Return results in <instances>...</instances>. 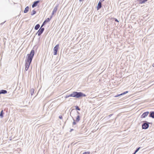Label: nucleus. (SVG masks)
<instances>
[{
    "label": "nucleus",
    "instance_id": "1",
    "mask_svg": "<svg viewBox=\"0 0 154 154\" xmlns=\"http://www.w3.org/2000/svg\"><path fill=\"white\" fill-rule=\"evenodd\" d=\"M35 54L34 50L32 49L30 54H28L26 57L25 61L31 63Z\"/></svg>",
    "mask_w": 154,
    "mask_h": 154
},
{
    "label": "nucleus",
    "instance_id": "2",
    "mask_svg": "<svg viewBox=\"0 0 154 154\" xmlns=\"http://www.w3.org/2000/svg\"><path fill=\"white\" fill-rule=\"evenodd\" d=\"M72 96L77 98H79L81 97H86V95L81 92H78L77 91L74 92L72 93Z\"/></svg>",
    "mask_w": 154,
    "mask_h": 154
},
{
    "label": "nucleus",
    "instance_id": "3",
    "mask_svg": "<svg viewBox=\"0 0 154 154\" xmlns=\"http://www.w3.org/2000/svg\"><path fill=\"white\" fill-rule=\"evenodd\" d=\"M143 123L142 125V128L143 129H146L149 127V124L150 123L149 122L146 121H143Z\"/></svg>",
    "mask_w": 154,
    "mask_h": 154
},
{
    "label": "nucleus",
    "instance_id": "4",
    "mask_svg": "<svg viewBox=\"0 0 154 154\" xmlns=\"http://www.w3.org/2000/svg\"><path fill=\"white\" fill-rule=\"evenodd\" d=\"M45 30V29L44 28H42V27H41L38 30V31L37 33H36V34H38V36L41 35L43 33L44 30Z\"/></svg>",
    "mask_w": 154,
    "mask_h": 154
},
{
    "label": "nucleus",
    "instance_id": "5",
    "mask_svg": "<svg viewBox=\"0 0 154 154\" xmlns=\"http://www.w3.org/2000/svg\"><path fill=\"white\" fill-rule=\"evenodd\" d=\"M59 45L58 44L56 45L54 48V55H56L59 49Z\"/></svg>",
    "mask_w": 154,
    "mask_h": 154
},
{
    "label": "nucleus",
    "instance_id": "6",
    "mask_svg": "<svg viewBox=\"0 0 154 154\" xmlns=\"http://www.w3.org/2000/svg\"><path fill=\"white\" fill-rule=\"evenodd\" d=\"M25 70L27 71L31 63L25 61Z\"/></svg>",
    "mask_w": 154,
    "mask_h": 154
},
{
    "label": "nucleus",
    "instance_id": "7",
    "mask_svg": "<svg viewBox=\"0 0 154 154\" xmlns=\"http://www.w3.org/2000/svg\"><path fill=\"white\" fill-rule=\"evenodd\" d=\"M149 113V112L148 111H147L144 112L140 116L141 118H143L146 117Z\"/></svg>",
    "mask_w": 154,
    "mask_h": 154
},
{
    "label": "nucleus",
    "instance_id": "8",
    "mask_svg": "<svg viewBox=\"0 0 154 154\" xmlns=\"http://www.w3.org/2000/svg\"><path fill=\"white\" fill-rule=\"evenodd\" d=\"M40 1L38 0L34 2L32 5V7L34 8L37 6L39 2Z\"/></svg>",
    "mask_w": 154,
    "mask_h": 154
},
{
    "label": "nucleus",
    "instance_id": "9",
    "mask_svg": "<svg viewBox=\"0 0 154 154\" xmlns=\"http://www.w3.org/2000/svg\"><path fill=\"white\" fill-rule=\"evenodd\" d=\"M50 21V19H49V18H47L44 21L41 26V27H42L44 25L46 24L47 22H48Z\"/></svg>",
    "mask_w": 154,
    "mask_h": 154
},
{
    "label": "nucleus",
    "instance_id": "10",
    "mask_svg": "<svg viewBox=\"0 0 154 154\" xmlns=\"http://www.w3.org/2000/svg\"><path fill=\"white\" fill-rule=\"evenodd\" d=\"M73 113H77L78 114H80V113L77 111H76L75 109H73L71 110V112L70 113V116H72L71 115V114H72Z\"/></svg>",
    "mask_w": 154,
    "mask_h": 154
},
{
    "label": "nucleus",
    "instance_id": "11",
    "mask_svg": "<svg viewBox=\"0 0 154 154\" xmlns=\"http://www.w3.org/2000/svg\"><path fill=\"white\" fill-rule=\"evenodd\" d=\"M149 116L154 119V111H151L149 113Z\"/></svg>",
    "mask_w": 154,
    "mask_h": 154
},
{
    "label": "nucleus",
    "instance_id": "12",
    "mask_svg": "<svg viewBox=\"0 0 154 154\" xmlns=\"http://www.w3.org/2000/svg\"><path fill=\"white\" fill-rule=\"evenodd\" d=\"M7 91L6 90H0V94H6Z\"/></svg>",
    "mask_w": 154,
    "mask_h": 154
},
{
    "label": "nucleus",
    "instance_id": "13",
    "mask_svg": "<svg viewBox=\"0 0 154 154\" xmlns=\"http://www.w3.org/2000/svg\"><path fill=\"white\" fill-rule=\"evenodd\" d=\"M137 1L139 3L143 4L147 1V0H137Z\"/></svg>",
    "mask_w": 154,
    "mask_h": 154
},
{
    "label": "nucleus",
    "instance_id": "14",
    "mask_svg": "<svg viewBox=\"0 0 154 154\" xmlns=\"http://www.w3.org/2000/svg\"><path fill=\"white\" fill-rule=\"evenodd\" d=\"M101 7V3L100 2V1L98 2L97 6V10H99L100 8Z\"/></svg>",
    "mask_w": 154,
    "mask_h": 154
},
{
    "label": "nucleus",
    "instance_id": "15",
    "mask_svg": "<svg viewBox=\"0 0 154 154\" xmlns=\"http://www.w3.org/2000/svg\"><path fill=\"white\" fill-rule=\"evenodd\" d=\"M58 7V5H57L54 8L53 11L54 12H55V13H56L57 12V10Z\"/></svg>",
    "mask_w": 154,
    "mask_h": 154
},
{
    "label": "nucleus",
    "instance_id": "16",
    "mask_svg": "<svg viewBox=\"0 0 154 154\" xmlns=\"http://www.w3.org/2000/svg\"><path fill=\"white\" fill-rule=\"evenodd\" d=\"M29 7L28 6L26 7L24 11V13H27L29 11Z\"/></svg>",
    "mask_w": 154,
    "mask_h": 154
},
{
    "label": "nucleus",
    "instance_id": "17",
    "mask_svg": "<svg viewBox=\"0 0 154 154\" xmlns=\"http://www.w3.org/2000/svg\"><path fill=\"white\" fill-rule=\"evenodd\" d=\"M80 120V116L79 115H78L77 116L76 118L75 121L76 122H79Z\"/></svg>",
    "mask_w": 154,
    "mask_h": 154
},
{
    "label": "nucleus",
    "instance_id": "18",
    "mask_svg": "<svg viewBox=\"0 0 154 154\" xmlns=\"http://www.w3.org/2000/svg\"><path fill=\"white\" fill-rule=\"evenodd\" d=\"M40 26V25L39 24H37L35 26L34 29L36 30H38Z\"/></svg>",
    "mask_w": 154,
    "mask_h": 154
},
{
    "label": "nucleus",
    "instance_id": "19",
    "mask_svg": "<svg viewBox=\"0 0 154 154\" xmlns=\"http://www.w3.org/2000/svg\"><path fill=\"white\" fill-rule=\"evenodd\" d=\"M4 114V112H3V110H2L1 112L0 113V116L1 118H3V114Z\"/></svg>",
    "mask_w": 154,
    "mask_h": 154
},
{
    "label": "nucleus",
    "instance_id": "20",
    "mask_svg": "<svg viewBox=\"0 0 154 154\" xmlns=\"http://www.w3.org/2000/svg\"><path fill=\"white\" fill-rule=\"evenodd\" d=\"M71 117L72 118L73 120V122L72 124L73 125H75L76 124V122L75 120L74 119V118L72 116H71Z\"/></svg>",
    "mask_w": 154,
    "mask_h": 154
},
{
    "label": "nucleus",
    "instance_id": "21",
    "mask_svg": "<svg viewBox=\"0 0 154 154\" xmlns=\"http://www.w3.org/2000/svg\"><path fill=\"white\" fill-rule=\"evenodd\" d=\"M70 97H73L72 96V93L71 94H70V95H66L65 97L66 98H68Z\"/></svg>",
    "mask_w": 154,
    "mask_h": 154
},
{
    "label": "nucleus",
    "instance_id": "22",
    "mask_svg": "<svg viewBox=\"0 0 154 154\" xmlns=\"http://www.w3.org/2000/svg\"><path fill=\"white\" fill-rule=\"evenodd\" d=\"M36 13V11H35L34 10H33L32 11L31 14V15L32 16V15H34Z\"/></svg>",
    "mask_w": 154,
    "mask_h": 154
},
{
    "label": "nucleus",
    "instance_id": "23",
    "mask_svg": "<svg viewBox=\"0 0 154 154\" xmlns=\"http://www.w3.org/2000/svg\"><path fill=\"white\" fill-rule=\"evenodd\" d=\"M75 107L76 110H79V111L80 110V109L79 107L78 106H75Z\"/></svg>",
    "mask_w": 154,
    "mask_h": 154
},
{
    "label": "nucleus",
    "instance_id": "24",
    "mask_svg": "<svg viewBox=\"0 0 154 154\" xmlns=\"http://www.w3.org/2000/svg\"><path fill=\"white\" fill-rule=\"evenodd\" d=\"M34 89L32 88L31 90V94L32 95L34 93Z\"/></svg>",
    "mask_w": 154,
    "mask_h": 154
},
{
    "label": "nucleus",
    "instance_id": "25",
    "mask_svg": "<svg viewBox=\"0 0 154 154\" xmlns=\"http://www.w3.org/2000/svg\"><path fill=\"white\" fill-rule=\"evenodd\" d=\"M140 147H138V148H137L135 151V152H137L140 149Z\"/></svg>",
    "mask_w": 154,
    "mask_h": 154
},
{
    "label": "nucleus",
    "instance_id": "26",
    "mask_svg": "<svg viewBox=\"0 0 154 154\" xmlns=\"http://www.w3.org/2000/svg\"><path fill=\"white\" fill-rule=\"evenodd\" d=\"M128 92V91H126L124 92L121 94V95L125 94L127 93Z\"/></svg>",
    "mask_w": 154,
    "mask_h": 154
},
{
    "label": "nucleus",
    "instance_id": "27",
    "mask_svg": "<svg viewBox=\"0 0 154 154\" xmlns=\"http://www.w3.org/2000/svg\"><path fill=\"white\" fill-rule=\"evenodd\" d=\"M90 154V152H84L82 154Z\"/></svg>",
    "mask_w": 154,
    "mask_h": 154
},
{
    "label": "nucleus",
    "instance_id": "28",
    "mask_svg": "<svg viewBox=\"0 0 154 154\" xmlns=\"http://www.w3.org/2000/svg\"><path fill=\"white\" fill-rule=\"evenodd\" d=\"M121 95V94H117L116 95V96H115V97H118L120 96Z\"/></svg>",
    "mask_w": 154,
    "mask_h": 154
},
{
    "label": "nucleus",
    "instance_id": "29",
    "mask_svg": "<svg viewBox=\"0 0 154 154\" xmlns=\"http://www.w3.org/2000/svg\"><path fill=\"white\" fill-rule=\"evenodd\" d=\"M115 21L117 22H119V21H118V20L116 18L115 19Z\"/></svg>",
    "mask_w": 154,
    "mask_h": 154
},
{
    "label": "nucleus",
    "instance_id": "30",
    "mask_svg": "<svg viewBox=\"0 0 154 154\" xmlns=\"http://www.w3.org/2000/svg\"><path fill=\"white\" fill-rule=\"evenodd\" d=\"M59 118L60 119H63V117L62 116H59Z\"/></svg>",
    "mask_w": 154,
    "mask_h": 154
},
{
    "label": "nucleus",
    "instance_id": "31",
    "mask_svg": "<svg viewBox=\"0 0 154 154\" xmlns=\"http://www.w3.org/2000/svg\"><path fill=\"white\" fill-rule=\"evenodd\" d=\"M53 16V15H51V16L50 17V18H49V19H50V20H51L52 18V17Z\"/></svg>",
    "mask_w": 154,
    "mask_h": 154
},
{
    "label": "nucleus",
    "instance_id": "32",
    "mask_svg": "<svg viewBox=\"0 0 154 154\" xmlns=\"http://www.w3.org/2000/svg\"><path fill=\"white\" fill-rule=\"evenodd\" d=\"M112 114H110L108 116L109 117H110L112 116Z\"/></svg>",
    "mask_w": 154,
    "mask_h": 154
},
{
    "label": "nucleus",
    "instance_id": "33",
    "mask_svg": "<svg viewBox=\"0 0 154 154\" xmlns=\"http://www.w3.org/2000/svg\"><path fill=\"white\" fill-rule=\"evenodd\" d=\"M5 22V21L4 22H3V23H1V25H2Z\"/></svg>",
    "mask_w": 154,
    "mask_h": 154
},
{
    "label": "nucleus",
    "instance_id": "34",
    "mask_svg": "<svg viewBox=\"0 0 154 154\" xmlns=\"http://www.w3.org/2000/svg\"><path fill=\"white\" fill-rule=\"evenodd\" d=\"M54 13H55L53 11L51 15H53L54 14Z\"/></svg>",
    "mask_w": 154,
    "mask_h": 154
},
{
    "label": "nucleus",
    "instance_id": "35",
    "mask_svg": "<svg viewBox=\"0 0 154 154\" xmlns=\"http://www.w3.org/2000/svg\"><path fill=\"white\" fill-rule=\"evenodd\" d=\"M84 0H79V1L80 2L83 1Z\"/></svg>",
    "mask_w": 154,
    "mask_h": 154
},
{
    "label": "nucleus",
    "instance_id": "36",
    "mask_svg": "<svg viewBox=\"0 0 154 154\" xmlns=\"http://www.w3.org/2000/svg\"><path fill=\"white\" fill-rule=\"evenodd\" d=\"M73 130V129H71L70 130V132H71Z\"/></svg>",
    "mask_w": 154,
    "mask_h": 154
},
{
    "label": "nucleus",
    "instance_id": "37",
    "mask_svg": "<svg viewBox=\"0 0 154 154\" xmlns=\"http://www.w3.org/2000/svg\"><path fill=\"white\" fill-rule=\"evenodd\" d=\"M152 66L154 67V63H153V64L152 65Z\"/></svg>",
    "mask_w": 154,
    "mask_h": 154
},
{
    "label": "nucleus",
    "instance_id": "38",
    "mask_svg": "<svg viewBox=\"0 0 154 154\" xmlns=\"http://www.w3.org/2000/svg\"><path fill=\"white\" fill-rule=\"evenodd\" d=\"M104 1V0H100V1H101V2H102L103 1Z\"/></svg>",
    "mask_w": 154,
    "mask_h": 154
},
{
    "label": "nucleus",
    "instance_id": "39",
    "mask_svg": "<svg viewBox=\"0 0 154 154\" xmlns=\"http://www.w3.org/2000/svg\"><path fill=\"white\" fill-rule=\"evenodd\" d=\"M136 152H135V151L133 153V154H135Z\"/></svg>",
    "mask_w": 154,
    "mask_h": 154
}]
</instances>
